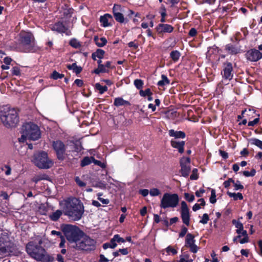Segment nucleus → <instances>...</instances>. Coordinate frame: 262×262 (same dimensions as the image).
Listing matches in <instances>:
<instances>
[{"instance_id": "1", "label": "nucleus", "mask_w": 262, "mask_h": 262, "mask_svg": "<svg viewBox=\"0 0 262 262\" xmlns=\"http://www.w3.org/2000/svg\"><path fill=\"white\" fill-rule=\"evenodd\" d=\"M42 242L40 239L38 244L34 242H30L26 245V250L28 254L37 261L42 262H53L54 257L47 253L46 250L40 245Z\"/></svg>"}, {"instance_id": "2", "label": "nucleus", "mask_w": 262, "mask_h": 262, "mask_svg": "<svg viewBox=\"0 0 262 262\" xmlns=\"http://www.w3.org/2000/svg\"><path fill=\"white\" fill-rule=\"evenodd\" d=\"M83 212L84 207L79 200L73 198L66 202L64 208V212L72 220H79L81 218Z\"/></svg>"}, {"instance_id": "3", "label": "nucleus", "mask_w": 262, "mask_h": 262, "mask_svg": "<svg viewBox=\"0 0 262 262\" xmlns=\"http://www.w3.org/2000/svg\"><path fill=\"white\" fill-rule=\"evenodd\" d=\"M61 227L65 237L73 248V246L81 238L83 232L74 225L67 224L62 225Z\"/></svg>"}, {"instance_id": "4", "label": "nucleus", "mask_w": 262, "mask_h": 262, "mask_svg": "<svg viewBox=\"0 0 262 262\" xmlns=\"http://www.w3.org/2000/svg\"><path fill=\"white\" fill-rule=\"evenodd\" d=\"M5 113L3 112L0 119L4 126L7 128L14 127L19 122L17 112L15 108H10L8 106H5Z\"/></svg>"}, {"instance_id": "5", "label": "nucleus", "mask_w": 262, "mask_h": 262, "mask_svg": "<svg viewBox=\"0 0 262 262\" xmlns=\"http://www.w3.org/2000/svg\"><path fill=\"white\" fill-rule=\"evenodd\" d=\"M32 162L40 169H49L53 165L47 153L43 151L35 153L32 157Z\"/></svg>"}, {"instance_id": "6", "label": "nucleus", "mask_w": 262, "mask_h": 262, "mask_svg": "<svg viewBox=\"0 0 262 262\" xmlns=\"http://www.w3.org/2000/svg\"><path fill=\"white\" fill-rule=\"evenodd\" d=\"M21 130L28 139L36 140L40 138V133L38 126L32 122L25 123L22 126Z\"/></svg>"}, {"instance_id": "7", "label": "nucleus", "mask_w": 262, "mask_h": 262, "mask_svg": "<svg viewBox=\"0 0 262 262\" xmlns=\"http://www.w3.org/2000/svg\"><path fill=\"white\" fill-rule=\"evenodd\" d=\"M96 242L94 239L83 234L81 238L78 241L73 248L77 250H92L94 249Z\"/></svg>"}, {"instance_id": "8", "label": "nucleus", "mask_w": 262, "mask_h": 262, "mask_svg": "<svg viewBox=\"0 0 262 262\" xmlns=\"http://www.w3.org/2000/svg\"><path fill=\"white\" fill-rule=\"evenodd\" d=\"M179 203V196L177 194L165 193L161 200L160 207L163 208L175 207Z\"/></svg>"}, {"instance_id": "9", "label": "nucleus", "mask_w": 262, "mask_h": 262, "mask_svg": "<svg viewBox=\"0 0 262 262\" xmlns=\"http://www.w3.org/2000/svg\"><path fill=\"white\" fill-rule=\"evenodd\" d=\"M20 42L24 46H33L34 44L35 38L31 32H21L19 35Z\"/></svg>"}, {"instance_id": "10", "label": "nucleus", "mask_w": 262, "mask_h": 262, "mask_svg": "<svg viewBox=\"0 0 262 262\" xmlns=\"http://www.w3.org/2000/svg\"><path fill=\"white\" fill-rule=\"evenodd\" d=\"M53 147L56 151L57 158L59 160L64 159V152L66 151L65 145L62 142L57 140L53 142Z\"/></svg>"}, {"instance_id": "11", "label": "nucleus", "mask_w": 262, "mask_h": 262, "mask_svg": "<svg viewBox=\"0 0 262 262\" xmlns=\"http://www.w3.org/2000/svg\"><path fill=\"white\" fill-rule=\"evenodd\" d=\"M180 163L181 167V172L182 175L185 177H188L191 170L190 166V159L183 157L181 159Z\"/></svg>"}, {"instance_id": "12", "label": "nucleus", "mask_w": 262, "mask_h": 262, "mask_svg": "<svg viewBox=\"0 0 262 262\" xmlns=\"http://www.w3.org/2000/svg\"><path fill=\"white\" fill-rule=\"evenodd\" d=\"M181 216L183 223L188 226L189 225L190 214L188 207L185 201L181 202Z\"/></svg>"}, {"instance_id": "13", "label": "nucleus", "mask_w": 262, "mask_h": 262, "mask_svg": "<svg viewBox=\"0 0 262 262\" xmlns=\"http://www.w3.org/2000/svg\"><path fill=\"white\" fill-rule=\"evenodd\" d=\"M51 30L59 33H65L67 36L72 34L71 31L64 25L63 22L60 21L55 23L51 27Z\"/></svg>"}, {"instance_id": "14", "label": "nucleus", "mask_w": 262, "mask_h": 262, "mask_svg": "<svg viewBox=\"0 0 262 262\" xmlns=\"http://www.w3.org/2000/svg\"><path fill=\"white\" fill-rule=\"evenodd\" d=\"M246 58L251 61H256L262 57L259 50H248L246 54Z\"/></svg>"}, {"instance_id": "15", "label": "nucleus", "mask_w": 262, "mask_h": 262, "mask_svg": "<svg viewBox=\"0 0 262 262\" xmlns=\"http://www.w3.org/2000/svg\"><path fill=\"white\" fill-rule=\"evenodd\" d=\"M174 28L170 25L165 24H158L156 30L158 34H163L165 33H171L173 32Z\"/></svg>"}, {"instance_id": "16", "label": "nucleus", "mask_w": 262, "mask_h": 262, "mask_svg": "<svg viewBox=\"0 0 262 262\" xmlns=\"http://www.w3.org/2000/svg\"><path fill=\"white\" fill-rule=\"evenodd\" d=\"M12 252L10 243L2 242V238H0V255H8Z\"/></svg>"}, {"instance_id": "17", "label": "nucleus", "mask_w": 262, "mask_h": 262, "mask_svg": "<svg viewBox=\"0 0 262 262\" xmlns=\"http://www.w3.org/2000/svg\"><path fill=\"white\" fill-rule=\"evenodd\" d=\"M232 71L233 68L232 64L230 62L225 63L224 64V69L223 70V77L226 79H231L233 77V74H232Z\"/></svg>"}, {"instance_id": "18", "label": "nucleus", "mask_w": 262, "mask_h": 262, "mask_svg": "<svg viewBox=\"0 0 262 262\" xmlns=\"http://www.w3.org/2000/svg\"><path fill=\"white\" fill-rule=\"evenodd\" d=\"M171 145L173 148H177L180 153L182 154L184 152L185 141H177L175 140H171Z\"/></svg>"}, {"instance_id": "19", "label": "nucleus", "mask_w": 262, "mask_h": 262, "mask_svg": "<svg viewBox=\"0 0 262 262\" xmlns=\"http://www.w3.org/2000/svg\"><path fill=\"white\" fill-rule=\"evenodd\" d=\"M169 135L170 136L174 137L176 138H184L185 134L182 131H174L173 129L169 130Z\"/></svg>"}, {"instance_id": "20", "label": "nucleus", "mask_w": 262, "mask_h": 262, "mask_svg": "<svg viewBox=\"0 0 262 262\" xmlns=\"http://www.w3.org/2000/svg\"><path fill=\"white\" fill-rule=\"evenodd\" d=\"M94 41L98 47H102L107 43V40L104 37L101 38H99L97 36L95 37Z\"/></svg>"}, {"instance_id": "21", "label": "nucleus", "mask_w": 262, "mask_h": 262, "mask_svg": "<svg viewBox=\"0 0 262 262\" xmlns=\"http://www.w3.org/2000/svg\"><path fill=\"white\" fill-rule=\"evenodd\" d=\"M107 17H112L111 15L108 14H105L100 17V21L101 23V26L103 27H106L110 25L108 21Z\"/></svg>"}, {"instance_id": "22", "label": "nucleus", "mask_w": 262, "mask_h": 262, "mask_svg": "<svg viewBox=\"0 0 262 262\" xmlns=\"http://www.w3.org/2000/svg\"><path fill=\"white\" fill-rule=\"evenodd\" d=\"M69 45L75 49L79 48L81 47V43L75 38H73L70 40Z\"/></svg>"}, {"instance_id": "23", "label": "nucleus", "mask_w": 262, "mask_h": 262, "mask_svg": "<svg viewBox=\"0 0 262 262\" xmlns=\"http://www.w3.org/2000/svg\"><path fill=\"white\" fill-rule=\"evenodd\" d=\"M62 214V211L57 210L50 215V218L53 221H56L60 217Z\"/></svg>"}, {"instance_id": "24", "label": "nucleus", "mask_w": 262, "mask_h": 262, "mask_svg": "<svg viewBox=\"0 0 262 262\" xmlns=\"http://www.w3.org/2000/svg\"><path fill=\"white\" fill-rule=\"evenodd\" d=\"M194 236L188 233L186 237V246H189L194 244L195 240L194 239Z\"/></svg>"}, {"instance_id": "25", "label": "nucleus", "mask_w": 262, "mask_h": 262, "mask_svg": "<svg viewBox=\"0 0 262 262\" xmlns=\"http://www.w3.org/2000/svg\"><path fill=\"white\" fill-rule=\"evenodd\" d=\"M115 19L120 23H123L125 21V18L123 15L120 12L114 13L113 14Z\"/></svg>"}, {"instance_id": "26", "label": "nucleus", "mask_w": 262, "mask_h": 262, "mask_svg": "<svg viewBox=\"0 0 262 262\" xmlns=\"http://www.w3.org/2000/svg\"><path fill=\"white\" fill-rule=\"evenodd\" d=\"M125 104L129 105V102L124 100L121 98H117L115 99L114 105L116 106H119Z\"/></svg>"}, {"instance_id": "27", "label": "nucleus", "mask_w": 262, "mask_h": 262, "mask_svg": "<svg viewBox=\"0 0 262 262\" xmlns=\"http://www.w3.org/2000/svg\"><path fill=\"white\" fill-rule=\"evenodd\" d=\"M227 194L230 197L233 198L234 200H237L238 199L241 200L243 199V196L241 193H235L228 191Z\"/></svg>"}, {"instance_id": "28", "label": "nucleus", "mask_w": 262, "mask_h": 262, "mask_svg": "<svg viewBox=\"0 0 262 262\" xmlns=\"http://www.w3.org/2000/svg\"><path fill=\"white\" fill-rule=\"evenodd\" d=\"M104 54V50H96L95 52L93 53L92 57L94 60H96V57L99 59H101L103 58Z\"/></svg>"}, {"instance_id": "29", "label": "nucleus", "mask_w": 262, "mask_h": 262, "mask_svg": "<svg viewBox=\"0 0 262 262\" xmlns=\"http://www.w3.org/2000/svg\"><path fill=\"white\" fill-rule=\"evenodd\" d=\"M108 72V70L106 69L105 67L103 64L98 65V68L94 71V73L96 74H99L100 73H105Z\"/></svg>"}, {"instance_id": "30", "label": "nucleus", "mask_w": 262, "mask_h": 262, "mask_svg": "<svg viewBox=\"0 0 262 262\" xmlns=\"http://www.w3.org/2000/svg\"><path fill=\"white\" fill-rule=\"evenodd\" d=\"M170 57L174 61H177L181 56L180 53L177 50H173L170 53Z\"/></svg>"}, {"instance_id": "31", "label": "nucleus", "mask_w": 262, "mask_h": 262, "mask_svg": "<svg viewBox=\"0 0 262 262\" xmlns=\"http://www.w3.org/2000/svg\"><path fill=\"white\" fill-rule=\"evenodd\" d=\"M92 162V158H91V157H85L81 160L80 165L82 167H84L86 165H89Z\"/></svg>"}, {"instance_id": "32", "label": "nucleus", "mask_w": 262, "mask_h": 262, "mask_svg": "<svg viewBox=\"0 0 262 262\" xmlns=\"http://www.w3.org/2000/svg\"><path fill=\"white\" fill-rule=\"evenodd\" d=\"M95 88L96 90L99 91L100 94H102L104 92L107 90V87L106 86H102L100 83H97L95 84Z\"/></svg>"}, {"instance_id": "33", "label": "nucleus", "mask_w": 262, "mask_h": 262, "mask_svg": "<svg viewBox=\"0 0 262 262\" xmlns=\"http://www.w3.org/2000/svg\"><path fill=\"white\" fill-rule=\"evenodd\" d=\"M193 259H189V255L188 254L184 253L180 256V259L179 262H192Z\"/></svg>"}, {"instance_id": "34", "label": "nucleus", "mask_w": 262, "mask_h": 262, "mask_svg": "<svg viewBox=\"0 0 262 262\" xmlns=\"http://www.w3.org/2000/svg\"><path fill=\"white\" fill-rule=\"evenodd\" d=\"M162 80L159 81L158 83L159 86H161L169 84V81L165 75H162Z\"/></svg>"}, {"instance_id": "35", "label": "nucleus", "mask_w": 262, "mask_h": 262, "mask_svg": "<svg viewBox=\"0 0 262 262\" xmlns=\"http://www.w3.org/2000/svg\"><path fill=\"white\" fill-rule=\"evenodd\" d=\"M50 77L53 79L56 80L59 78L61 79L63 78L64 77V75L58 73L56 71H54Z\"/></svg>"}, {"instance_id": "36", "label": "nucleus", "mask_w": 262, "mask_h": 262, "mask_svg": "<svg viewBox=\"0 0 262 262\" xmlns=\"http://www.w3.org/2000/svg\"><path fill=\"white\" fill-rule=\"evenodd\" d=\"M250 142L252 144L255 145L257 147L262 149V141L257 139H252L250 140Z\"/></svg>"}, {"instance_id": "37", "label": "nucleus", "mask_w": 262, "mask_h": 262, "mask_svg": "<svg viewBox=\"0 0 262 262\" xmlns=\"http://www.w3.org/2000/svg\"><path fill=\"white\" fill-rule=\"evenodd\" d=\"M140 95L142 97L148 96L150 95H152V93L151 92L150 89H147L145 91L140 90L139 92Z\"/></svg>"}, {"instance_id": "38", "label": "nucleus", "mask_w": 262, "mask_h": 262, "mask_svg": "<svg viewBox=\"0 0 262 262\" xmlns=\"http://www.w3.org/2000/svg\"><path fill=\"white\" fill-rule=\"evenodd\" d=\"M149 194L152 196H156L161 194L160 191L157 188H152L149 191Z\"/></svg>"}, {"instance_id": "39", "label": "nucleus", "mask_w": 262, "mask_h": 262, "mask_svg": "<svg viewBox=\"0 0 262 262\" xmlns=\"http://www.w3.org/2000/svg\"><path fill=\"white\" fill-rule=\"evenodd\" d=\"M216 201L215 190L214 189H212L211 191V196L210 197V202L211 203L214 204Z\"/></svg>"}, {"instance_id": "40", "label": "nucleus", "mask_w": 262, "mask_h": 262, "mask_svg": "<svg viewBox=\"0 0 262 262\" xmlns=\"http://www.w3.org/2000/svg\"><path fill=\"white\" fill-rule=\"evenodd\" d=\"M134 84L138 89H141L143 86V82L141 79H136L134 81Z\"/></svg>"}, {"instance_id": "41", "label": "nucleus", "mask_w": 262, "mask_h": 262, "mask_svg": "<svg viewBox=\"0 0 262 262\" xmlns=\"http://www.w3.org/2000/svg\"><path fill=\"white\" fill-rule=\"evenodd\" d=\"M184 196L185 199L189 202H191L194 200V196L193 194H190L188 193H185Z\"/></svg>"}, {"instance_id": "42", "label": "nucleus", "mask_w": 262, "mask_h": 262, "mask_svg": "<svg viewBox=\"0 0 262 262\" xmlns=\"http://www.w3.org/2000/svg\"><path fill=\"white\" fill-rule=\"evenodd\" d=\"M122 10V6L118 4H114V7L113 8V12L117 13L120 12Z\"/></svg>"}, {"instance_id": "43", "label": "nucleus", "mask_w": 262, "mask_h": 262, "mask_svg": "<svg viewBox=\"0 0 262 262\" xmlns=\"http://www.w3.org/2000/svg\"><path fill=\"white\" fill-rule=\"evenodd\" d=\"M198 169L196 168H194L192 170V173L190 176V179L191 180H196L198 178Z\"/></svg>"}, {"instance_id": "44", "label": "nucleus", "mask_w": 262, "mask_h": 262, "mask_svg": "<svg viewBox=\"0 0 262 262\" xmlns=\"http://www.w3.org/2000/svg\"><path fill=\"white\" fill-rule=\"evenodd\" d=\"M102 193H98L97 194L98 198V199L103 204H108L109 203H110V201L108 199H103L102 198H101L100 196L102 195Z\"/></svg>"}, {"instance_id": "45", "label": "nucleus", "mask_w": 262, "mask_h": 262, "mask_svg": "<svg viewBox=\"0 0 262 262\" xmlns=\"http://www.w3.org/2000/svg\"><path fill=\"white\" fill-rule=\"evenodd\" d=\"M45 177H46V176H36L32 179V181L33 182H34L35 183H37L38 181H39L40 180L47 179V178H45Z\"/></svg>"}, {"instance_id": "46", "label": "nucleus", "mask_w": 262, "mask_h": 262, "mask_svg": "<svg viewBox=\"0 0 262 262\" xmlns=\"http://www.w3.org/2000/svg\"><path fill=\"white\" fill-rule=\"evenodd\" d=\"M209 218L208 215L206 213H205L203 215L202 219L200 221V223H202L203 224H206L209 221Z\"/></svg>"}, {"instance_id": "47", "label": "nucleus", "mask_w": 262, "mask_h": 262, "mask_svg": "<svg viewBox=\"0 0 262 262\" xmlns=\"http://www.w3.org/2000/svg\"><path fill=\"white\" fill-rule=\"evenodd\" d=\"M187 232V228L184 226H182V230L180 233H179V237H183L185 236Z\"/></svg>"}, {"instance_id": "48", "label": "nucleus", "mask_w": 262, "mask_h": 262, "mask_svg": "<svg viewBox=\"0 0 262 262\" xmlns=\"http://www.w3.org/2000/svg\"><path fill=\"white\" fill-rule=\"evenodd\" d=\"M114 239L116 241V243H124L125 240L123 238L120 237L118 234H116L114 236Z\"/></svg>"}, {"instance_id": "49", "label": "nucleus", "mask_w": 262, "mask_h": 262, "mask_svg": "<svg viewBox=\"0 0 262 262\" xmlns=\"http://www.w3.org/2000/svg\"><path fill=\"white\" fill-rule=\"evenodd\" d=\"M82 149L81 144L80 142L77 141L75 144V149L77 152L80 151Z\"/></svg>"}, {"instance_id": "50", "label": "nucleus", "mask_w": 262, "mask_h": 262, "mask_svg": "<svg viewBox=\"0 0 262 262\" xmlns=\"http://www.w3.org/2000/svg\"><path fill=\"white\" fill-rule=\"evenodd\" d=\"M233 186L235 187V190H236L238 189H243L244 188V186L241 184L239 181H237L236 182L234 183Z\"/></svg>"}, {"instance_id": "51", "label": "nucleus", "mask_w": 262, "mask_h": 262, "mask_svg": "<svg viewBox=\"0 0 262 262\" xmlns=\"http://www.w3.org/2000/svg\"><path fill=\"white\" fill-rule=\"evenodd\" d=\"M75 181L77 184L80 187H84L86 185V184L84 182L81 181L80 178L78 177L75 178Z\"/></svg>"}, {"instance_id": "52", "label": "nucleus", "mask_w": 262, "mask_h": 262, "mask_svg": "<svg viewBox=\"0 0 262 262\" xmlns=\"http://www.w3.org/2000/svg\"><path fill=\"white\" fill-rule=\"evenodd\" d=\"M21 133L22 134L21 137L18 139L19 144L21 142H24L25 140H26L28 139L27 136L25 135V134H24V133H23L22 130H21Z\"/></svg>"}, {"instance_id": "53", "label": "nucleus", "mask_w": 262, "mask_h": 262, "mask_svg": "<svg viewBox=\"0 0 262 262\" xmlns=\"http://www.w3.org/2000/svg\"><path fill=\"white\" fill-rule=\"evenodd\" d=\"M196 34H197V31L194 28H191L190 30H189V33H188L189 35L191 37L195 36L196 35Z\"/></svg>"}, {"instance_id": "54", "label": "nucleus", "mask_w": 262, "mask_h": 262, "mask_svg": "<svg viewBox=\"0 0 262 262\" xmlns=\"http://www.w3.org/2000/svg\"><path fill=\"white\" fill-rule=\"evenodd\" d=\"M190 248V250L195 253L198 251V247L194 244L188 246Z\"/></svg>"}, {"instance_id": "55", "label": "nucleus", "mask_w": 262, "mask_h": 262, "mask_svg": "<svg viewBox=\"0 0 262 262\" xmlns=\"http://www.w3.org/2000/svg\"><path fill=\"white\" fill-rule=\"evenodd\" d=\"M259 121L258 118H255L253 121H249L248 122V126H253L256 124Z\"/></svg>"}, {"instance_id": "56", "label": "nucleus", "mask_w": 262, "mask_h": 262, "mask_svg": "<svg viewBox=\"0 0 262 262\" xmlns=\"http://www.w3.org/2000/svg\"><path fill=\"white\" fill-rule=\"evenodd\" d=\"M109 243L110 244V248H113V249L115 248L117 246V245L116 241H115V240L114 239V237L111 239V241L109 242Z\"/></svg>"}, {"instance_id": "57", "label": "nucleus", "mask_w": 262, "mask_h": 262, "mask_svg": "<svg viewBox=\"0 0 262 262\" xmlns=\"http://www.w3.org/2000/svg\"><path fill=\"white\" fill-rule=\"evenodd\" d=\"M149 193L148 189H141L139 190V193L142 194L143 196H146Z\"/></svg>"}, {"instance_id": "58", "label": "nucleus", "mask_w": 262, "mask_h": 262, "mask_svg": "<svg viewBox=\"0 0 262 262\" xmlns=\"http://www.w3.org/2000/svg\"><path fill=\"white\" fill-rule=\"evenodd\" d=\"M20 148L22 150H20L19 149H17L18 151L19 152V154L21 156L24 155L26 152V147L25 146H22L21 145H20Z\"/></svg>"}, {"instance_id": "59", "label": "nucleus", "mask_w": 262, "mask_h": 262, "mask_svg": "<svg viewBox=\"0 0 262 262\" xmlns=\"http://www.w3.org/2000/svg\"><path fill=\"white\" fill-rule=\"evenodd\" d=\"M91 158H92V162H93L95 164L99 165L101 167H103L104 164L102 163L101 161L95 160L93 157H91Z\"/></svg>"}, {"instance_id": "60", "label": "nucleus", "mask_w": 262, "mask_h": 262, "mask_svg": "<svg viewBox=\"0 0 262 262\" xmlns=\"http://www.w3.org/2000/svg\"><path fill=\"white\" fill-rule=\"evenodd\" d=\"M219 152L223 158L226 159L228 158V154L227 152L222 150H220Z\"/></svg>"}, {"instance_id": "61", "label": "nucleus", "mask_w": 262, "mask_h": 262, "mask_svg": "<svg viewBox=\"0 0 262 262\" xmlns=\"http://www.w3.org/2000/svg\"><path fill=\"white\" fill-rule=\"evenodd\" d=\"M166 252L167 253H169V252H171L173 255L174 254H176L177 253V251L176 249L172 248L170 246H168L167 248H166Z\"/></svg>"}, {"instance_id": "62", "label": "nucleus", "mask_w": 262, "mask_h": 262, "mask_svg": "<svg viewBox=\"0 0 262 262\" xmlns=\"http://www.w3.org/2000/svg\"><path fill=\"white\" fill-rule=\"evenodd\" d=\"M12 73L15 75H19L20 74L19 69L17 67H13Z\"/></svg>"}, {"instance_id": "63", "label": "nucleus", "mask_w": 262, "mask_h": 262, "mask_svg": "<svg viewBox=\"0 0 262 262\" xmlns=\"http://www.w3.org/2000/svg\"><path fill=\"white\" fill-rule=\"evenodd\" d=\"M82 69L81 67H78L76 66V67L74 68L73 71L75 72L76 74H78L82 71Z\"/></svg>"}, {"instance_id": "64", "label": "nucleus", "mask_w": 262, "mask_h": 262, "mask_svg": "<svg viewBox=\"0 0 262 262\" xmlns=\"http://www.w3.org/2000/svg\"><path fill=\"white\" fill-rule=\"evenodd\" d=\"M75 83L78 86H82L83 84V82L82 80H80V79H76L75 80Z\"/></svg>"}]
</instances>
